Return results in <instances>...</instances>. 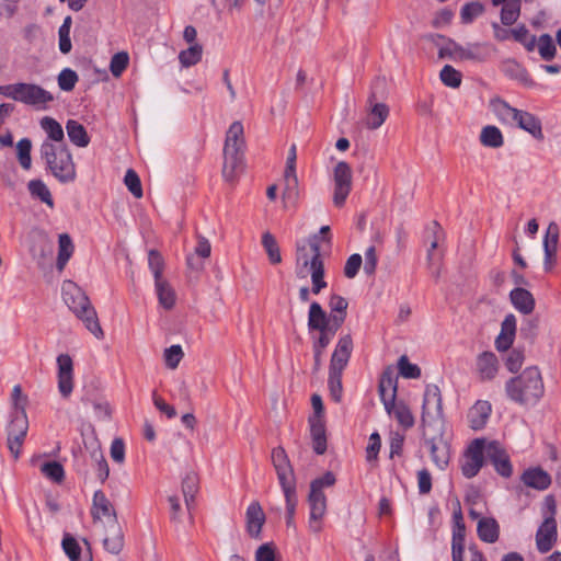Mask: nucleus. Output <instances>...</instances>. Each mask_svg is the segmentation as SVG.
I'll list each match as a JSON object with an SVG mask.
<instances>
[{
  "mask_svg": "<svg viewBox=\"0 0 561 561\" xmlns=\"http://www.w3.org/2000/svg\"><path fill=\"white\" fill-rule=\"evenodd\" d=\"M308 245L304 241L296 244V274L304 278L310 273L312 282V293L319 294L327 287L324 280V264L321 259L319 237L313 234L308 239Z\"/></svg>",
  "mask_w": 561,
  "mask_h": 561,
  "instance_id": "obj_1",
  "label": "nucleus"
},
{
  "mask_svg": "<svg viewBox=\"0 0 561 561\" xmlns=\"http://www.w3.org/2000/svg\"><path fill=\"white\" fill-rule=\"evenodd\" d=\"M507 397L520 404L533 407L539 402L545 392L541 374L537 367H528L517 377L505 383Z\"/></svg>",
  "mask_w": 561,
  "mask_h": 561,
  "instance_id": "obj_2",
  "label": "nucleus"
},
{
  "mask_svg": "<svg viewBox=\"0 0 561 561\" xmlns=\"http://www.w3.org/2000/svg\"><path fill=\"white\" fill-rule=\"evenodd\" d=\"M61 294L65 304L84 323V327L96 339H102L104 335L103 330L96 311L87 294L75 282L69 279L62 283Z\"/></svg>",
  "mask_w": 561,
  "mask_h": 561,
  "instance_id": "obj_3",
  "label": "nucleus"
},
{
  "mask_svg": "<svg viewBox=\"0 0 561 561\" xmlns=\"http://www.w3.org/2000/svg\"><path fill=\"white\" fill-rule=\"evenodd\" d=\"M41 154L47 170L62 184L71 183L77 178L76 164L66 144L44 141Z\"/></svg>",
  "mask_w": 561,
  "mask_h": 561,
  "instance_id": "obj_4",
  "label": "nucleus"
},
{
  "mask_svg": "<svg viewBox=\"0 0 561 561\" xmlns=\"http://www.w3.org/2000/svg\"><path fill=\"white\" fill-rule=\"evenodd\" d=\"M421 421L424 430L443 427L442 394L436 385H427L425 388Z\"/></svg>",
  "mask_w": 561,
  "mask_h": 561,
  "instance_id": "obj_5",
  "label": "nucleus"
},
{
  "mask_svg": "<svg viewBox=\"0 0 561 561\" xmlns=\"http://www.w3.org/2000/svg\"><path fill=\"white\" fill-rule=\"evenodd\" d=\"M28 430V421L25 409H12L7 427L8 447L14 459H18L21 447Z\"/></svg>",
  "mask_w": 561,
  "mask_h": 561,
  "instance_id": "obj_6",
  "label": "nucleus"
},
{
  "mask_svg": "<svg viewBox=\"0 0 561 561\" xmlns=\"http://www.w3.org/2000/svg\"><path fill=\"white\" fill-rule=\"evenodd\" d=\"M485 439H473L460 459V470L465 478L476 477L484 465Z\"/></svg>",
  "mask_w": 561,
  "mask_h": 561,
  "instance_id": "obj_7",
  "label": "nucleus"
},
{
  "mask_svg": "<svg viewBox=\"0 0 561 561\" xmlns=\"http://www.w3.org/2000/svg\"><path fill=\"white\" fill-rule=\"evenodd\" d=\"M424 444L427 446L433 463L439 469L445 470L450 460L449 444L443 437L442 427L435 430V434L430 435L428 430L423 431Z\"/></svg>",
  "mask_w": 561,
  "mask_h": 561,
  "instance_id": "obj_8",
  "label": "nucleus"
},
{
  "mask_svg": "<svg viewBox=\"0 0 561 561\" xmlns=\"http://www.w3.org/2000/svg\"><path fill=\"white\" fill-rule=\"evenodd\" d=\"M385 87V79H377L371 88V92L368 98V102L371 107L366 119V126L369 129L379 128L389 115V107L385 103L375 102L379 96L382 95Z\"/></svg>",
  "mask_w": 561,
  "mask_h": 561,
  "instance_id": "obj_9",
  "label": "nucleus"
},
{
  "mask_svg": "<svg viewBox=\"0 0 561 561\" xmlns=\"http://www.w3.org/2000/svg\"><path fill=\"white\" fill-rule=\"evenodd\" d=\"M353 173L350 164L340 161L333 170L334 194L333 204L342 207L352 190Z\"/></svg>",
  "mask_w": 561,
  "mask_h": 561,
  "instance_id": "obj_10",
  "label": "nucleus"
},
{
  "mask_svg": "<svg viewBox=\"0 0 561 561\" xmlns=\"http://www.w3.org/2000/svg\"><path fill=\"white\" fill-rule=\"evenodd\" d=\"M271 457L282 490L296 488L295 473L285 449L283 447L274 448Z\"/></svg>",
  "mask_w": 561,
  "mask_h": 561,
  "instance_id": "obj_11",
  "label": "nucleus"
},
{
  "mask_svg": "<svg viewBox=\"0 0 561 561\" xmlns=\"http://www.w3.org/2000/svg\"><path fill=\"white\" fill-rule=\"evenodd\" d=\"M484 455L501 477L510 478L513 474L510 456L499 442H485Z\"/></svg>",
  "mask_w": 561,
  "mask_h": 561,
  "instance_id": "obj_12",
  "label": "nucleus"
},
{
  "mask_svg": "<svg viewBox=\"0 0 561 561\" xmlns=\"http://www.w3.org/2000/svg\"><path fill=\"white\" fill-rule=\"evenodd\" d=\"M558 539L557 520L552 516H545L543 522L536 533V547L539 552L547 553L550 551Z\"/></svg>",
  "mask_w": 561,
  "mask_h": 561,
  "instance_id": "obj_13",
  "label": "nucleus"
},
{
  "mask_svg": "<svg viewBox=\"0 0 561 561\" xmlns=\"http://www.w3.org/2000/svg\"><path fill=\"white\" fill-rule=\"evenodd\" d=\"M84 451L88 454L90 462L96 469L99 480L104 483L108 478L110 468L102 453L101 444L95 437L84 439Z\"/></svg>",
  "mask_w": 561,
  "mask_h": 561,
  "instance_id": "obj_14",
  "label": "nucleus"
},
{
  "mask_svg": "<svg viewBox=\"0 0 561 561\" xmlns=\"http://www.w3.org/2000/svg\"><path fill=\"white\" fill-rule=\"evenodd\" d=\"M310 506L309 529L319 534L322 530V519L327 513V497L323 492L311 491L308 495Z\"/></svg>",
  "mask_w": 561,
  "mask_h": 561,
  "instance_id": "obj_15",
  "label": "nucleus"
},
{
  "mask_svg": "<svg viewBox=\"0 0 561 561\" xmlns=\"http://www.w3.org/2000/svg\"><path fill=\"white\" fill-rule=\"evenodd\" d=\"M353 339L350 334L342 335L333 351L329 370L343 371L353 352Z\"/></svg>",
  "mask_w": 561,
  "mask_h": 561,
  "instance_id": "obj_16",
  "label": "nucleus"
},
{
  "mask_svg": "<svg viewBox=\"0 0 561 561\" xmlns=\"http://www.w3.org/2000/svg\"><path fill=\"white\" fill-rule=\"evenodd\" d=\"M58 363V389L64 398H68L73 389L72 382V359L67 354L57 358Z\"/></svg>",
  "mask_w": 561,
  "mask_h": 561,
  "instance_id": "obj_17",
  "label": "nucleus"
},
{
  "mask_svg": "<svg viewBox=\"0 0 561 561\" xmlns=\"http://www.w3.org/2000/svg\"><path fill=\"white\" fill-rule=\"evenodd\" d=\"M398 379L393 371L386 369L380 378L378 391L385 408H391L397 399Z\"/></svg>",
  "mask_w": 561,
  "mask_h": 561,
  "instance_id": "obj_18",
  "label": "nucleus"
},
{
  "mask_svg": "<svg viewBox=\"0 0 561 561\" xmlns=\"http://www.w3.org/2000/svg\"><path fill=\"white\" fill-rule=\"evenodd\" d=\"M103 545L104 548L113 554H118L122 551L124 547V535L117 518H112L106 523Z\"/></svg>",
  "mask_w": 561,
  "mask_h": 561,
  "instance_id": "obj_19",
  "label": "nucleus"
},
{
  "mask_svg": "<svg viewBox=\"0 0 561 561\" xmlns=\"http://www.w3.org/2000/svg\"><path fill=\"white\" fill-rule=\"evenodd\" d=\"M0 94L21 101L26 104H35V85L26 83H14L0 85Z\"/></svg>",
  "mask_w": 561,
  "mask_h": 561,
  "instance_id": "obj_20",
  "label": "nucleus"
},
{
  "mask_svg": "<svg viewBox=\"0 0 561 561\" xmlns=\"http://www.w3.org/2000/svg\"><path fill=\"white\" fill-rule=\"evenodd\" d=\"M247 531L251 538L261 537L262 527L265 523V514L259 502H252L245 512Z\"/></svg>",
  "mask_w": 561,
  "mask_h": 561,
  "instance_id": "obj_21",
  "label": "nucleus"
},
{
  "mask_svg": "<svg viewBox=\"0 0 561 561\" xmlns=\"http://www.w3.org/2000/svg\"><path fill=\"white\" fill-rule=\"evenodd\" d=\"M243 170V152L224 151L222 176L227 182H234Z\"/></svg>",
  "mask_w": 561,
  "mask_h": 561,
  "instance_id": "obj_22",
  "label": "nucleus"
},
{
  "mask_svg": "<svg viewBox=\"0 0 561 561\" xmlns=\"http://www.w3.org/2000/svg\"><path fill=\"white\" fill-rule=\"evenodd\" d=\"M245 146L244 129L241 122H233L227 130L224 151L243 152Z\"/></svg>",
  "mask_w": 561,
  "mask_h": 561,
  "instance_id": "obj_23",
  "label": "nucleus"
},
{
  "mask_svg": "<svg viewBox=\"0 0 561 561\" xmlns=\"http://www.w3.org/2000/svg\"><path fill=\"white\" fill-rule=\"evenodd\" d=\"M476 365L481 380L493 379L499 370V360L492 352H483L479 354Z\"/></svg>",
  "mask_w": 561,
  "mask_h": 561,
  "instance_id": "obj_24",
  "label": "nucleus"
},
{
  "mask_svg": "<svg viewBox=\"0 0 561 561\" xmlns=\"http://www.w3.org/2000/svg\"><path fill=\"white\" fill-rule=\"evenodd\" d=\"M331 314H328L317 301L311 302L308 312V329L310 331L332 328Z\"/></svg>",
  "mask_w": 561,
  "mask_h": 561,
  "instance_id": "obj_25",
  "label": "nucleus"
},
{
  "mask_svg": "<svg viewBox=\"0 0 561 561\" xmlns=\"http://www.w3.org/2000/svg\"><path fill=\"white\" fill-rule=\"evenodd\" d=\"M514 123L520 129L529 133L535 139H543L541 122L534 114L520 110Z\"/></svg>",
  "mask_w": 561,
  "mask_h": 561,
  "instance_id": "obj_26",
  "label": "nucleus"
},
{
  "mask_svg": "<svg viewBox=\"0 0 561 561\" xmlns=\"http://www.w3.org/2000/svg\"><path fill=\"white\" fill-rule=\"evenodd\" d=\"M92 516L94 519H101L104 517L107 519L106 523H108L112 518H117L112 503L101 490L94 492L92 502Z\"/></svg>",
  "mask_w": 561,
  "mask_h": 561,
  "instance_id": "obj_27",
  "label": "nucleus"
},
{
  "mask_svg": "<svg viewBox=\"0 0 561 561\" xmlns=\"http://www.w3.org/2000/svg\"><path fill=\"white\" fill-rule=\"evenodd\" d=\"M491 411L492 407L489 401H477L468 412V422L470 427L473 430H481L485 425Z\"/></svg>",
  "mask_w": 561,
  "mask_h": 561,
  "instance_id": "obj_28",
  "label": "nucleus"
},
{
  "mask_svg": "<svg viewBox=\"0 0 561 561\" xmlns=\"http://www.w3.org/2000/svg\"><path fill=\"white\" fill-rule=\"evenodd\" d=\"M494 7L502 5L501 22L503 25H513L520 15L522 0H491Z\"/></svg>",
  "mask_w": 561,
  "mask_h": 561,
  "instance_id": "obj_29",
  "label": "nucleus"
},
{
  "mask_svg": "<svg viewBox=\"0 0 561 561\" xmlns=\"http://www.w3.org/2000/svg\"><path fill=\"white\" fill-rule=\"evenodd\" d=\"M310 435L312 439V448L316 454L323 455L327 450L325 425L320 417H310Z\"/></svg>",
  "mask_w": 561,
  "mask_h": 561,
  "instance_id": "obj_30",
  "label": "nucleus"
},
{
  "mask_svg": "<svg viewBox=\"0 0 561 561\" xmlns=\"http://www.w3.org/2000/svg\"><path fill=\"white\" fill-rule=\"evenodd\" d=\"M520 479L523 483L528 488H533L540 491L546 490L551 483L550 476L541 468L527 469L526 471H524Z\"/></svg>",
  "mask_w": 561,
  "mask_h": 561,
  "instance_id": "obj_31",
  "label": "nucleus"
},
{
  "mask_svg": "<svg viewBox=\"0 0 561 561\" xmlns=\"http://www.w3.org/2000/svg\"><path fill=\"white\" fill-rule=\"evenodd\" d=\"M154 289L159 305L165 310H171L176 302V293L167 278L154 282Z\"/></svg>",
  "mask_w": 561,
  "mask_h": 561,
  "instance_id": "obj_32",
  "label": "nucleus"
},
{
  "mask_svg": "<svg viewBox=\"0 0 561 561\" xmlns=\"http://www.w3.org/2000/svg\"><path fill=\"white\" fill-rule=\"evenodd\" d=\"M511 301L515 309L524 314H529L535 308V299L533 295L524 288H514L510 294Z\"/></svg>",
  "mask_w": 561,
  "mask_h": 561,
  "instance_id": "obj_33",
  "label": "nucleus"
},
{
  "mask_svg": "<svg viewBox=\"0 0 561 561\" xmlns=\"http://www.w3.org/2000/svg\"><path fill=\"white\" fill-rule=\"evenodd\" d=\"M477 531L482 541L493 543L499 539L500 526L494 518L483 517L478 522Z\"/></svg>",
  "mask_w": 561,
  "mask_h": 561,
  "instance_id": "obj_34",
  "label": "nucleus"
},
{
  "mask_svg": "<svg viewBox=\"0 0 561 561\" xmlns=\"http://www.w3.org/2000/svg\"><path fill=\"white\" fill-rule=\"evenodd\" d=\"M39 125L47 136L46 141L53 144H65L64 129L55 118L45 116L41 119Z\"/></svg>",
  "mask_w": 561,
  "mask_h": 561,
  "instance_id": "obj_35",
  "label": "nucleus"
},
{
  "mask_svg": "<svg viewBox=\"0 0 561 561\" xmlns=\"http://www.w3.org/2000/svg\"><path fill=\"white\" fill-rule=\"evenodd\" d=\"M389 415H393L398 423L404 428H411L414 425V416L410 408L402 401H393L391 408H385Z\"/></svg>",
  "mask_w": 561,
  "mask_h": 561,
  "instance_id": "obj_36",
  "label": "nucleus"
},
{
  "mask_svg": "<svg viewBox=\"0 0 561 561\" xmlns=\"http://www.w3.org/2000/svg\"><path fill=\"white\" fill-rule=\"evenodd\" d=\"M67 135L70 141L80 148H84L90 144V137L82 124L75 119H69L66 124Z\"/></svg>",
  "mask_w": 561,
  "mask_h": 561,
  "instance_id": "obj_37",
  "label": "nucleus"
},
{
  "mask_svg": "<svg viewBox=\"0 0 561 561\" xmlns=\"http://www.w3.org/2000/svg\"><path fill=\"white\" fill-rule=\"evenodd\" d=\"M75 251L73 242L68 233L58 237L57 270L62 272Z\"/></svg>",
  "mask_w": 561,
  "mask_h": 561,
  "instance_id": "obj_38",
  "label": "nucleus"
},
{
  "mask_svg": "<svg viewBox=\"0 0 561 561\" xmlns=\"http://www.w3.org/2000/svg\"><path fill=\"white\" fill-rule=\"evenodd\" d=\"M559 226L556 222H550L543 239L545 259L546 264H550L556 252L559 240Z\"/></svg>",
  "mask_w": 561,
  "mask_h": 561,
  "instance_id": "obj_39",
  "label": "nucleus"
},
{
  "mask_svg": "<svg viewBox=\"0 0 561 561\" xmlns=\"http://www.w3.org/2000/svg\"><path fill=\"white\" fill-rule=\"evenodd\" d=\"M503 72L525 85L531 87L534 84L526 69H524L518 62L515 60H506L502 65Z\"/></svg>",
  "mask_w": 561,
  "mask_h": 561,
  "instance_id": "obj_40",
  "label": "nucleus"
},
{
  "mask_svg": "<svg viewBox=\"0 0 561 561\" xmlns=\"http://www.w3.org/2000/svg\"><path fill=\"white\" fill-rule=\"evenodd\" d=\"M329 307L332 322L334 323V320H336L341 328L346 319L347 300L340 295H332L330 297Z\"/></svg>",
  "mask_w": 561,
  "mask_h": 561,
  "instance_id": "obj_41",
  "label": "nucleus"
},
{
  "mask_svg": "<svg viewBox=\"0 0 561 561\" xmlns=\"http://www.w3.org/2000/svg\"><path fill=\"white\" fill-rule=\"evenodd\" d=\"M198 491V480L196 474L188 473L182 480V493L184 496L185 505L190 512L195 503V495Z\"/></svg>",
  "mask_w": 561,
  "mask_h": 561,
  "instance_id": "obj_42",
  "label": "nucleus"
},
{
  "mask_svg": "<svg viewBox=\"0 0 561 561\" xmlns=\"http://www.w3.org/2000/svg\"><path fill=\"white\" fill-rule=\"evenodd\" d=\"M480 142L484 147L500 148L504 144V138L501 130L496 126L488 125L481 130Z\"/></svg>",
  "mask_w": 561,
  "mask_h": 561,
  "instance_id": "obj_43",
  "label": "nucleus"
},
{
  "mask_svg": "<svg viewBox=\"0 0 561 561\" xmlns=\"http://www.w3.org/2000/svg\"><path fill=\"white\" fill-rule=\"evenodd\" d=\"M491 54L490 45L485 43H471L466 45V60L484 62Z\"/></svg>",
  "mask_w": 561,
  "mask_h": 561,
  "instance_id": "obj_44",
  "label": "nucleus"
},
{
  "mask_svg": "<svg viewBox=\"0 0 561 561\" xmlns=\"http://www.w3.org/2000/svg\"><path fill=\"white\" fill-rule=\"evenodd\" d=\"M41 472L51 482L61 483L65 480V469L58 461H45L41 465Z\"/></svg>",
  "mask_w": 561,
  "mask_h": 561,
  "instance_id": "obj_45",
  "label": "nucleus"
},
{
  "mask_svg": "<svg viewBox=\"0 0 561 561\" xmlns=\"http://www.w3.org/2000/svg\"><path fill=\"white\" fill-rule=\"evenodd\" d=\"M203 55V47L198 43H194L187 49L179 54V60L182 67L188 68L201 61Z\"/></svg>",
  "mask_w": 561,
  "mask_h": 561,
  "instance_id": "obj_46",
  "label": "nucleus"
},
{
  "mask_svg": "<svg viewBox=\"0 0 561 561\" xmlns=\"http://www.w3.org/2000/svg\"><path fill=\"white\" fill-rule=\"evenodd\" d=\"M285 502H286V525L288 527H296L295 514L298 504L296 488L283 490Z\"/></svg>",
  "mask_w": 561,
  "mask_h": 561,
  "instance_id": "obj_47",
  "label": "nucleus"
},
{
  "mask_svg": "<svg viewBox=\"0 0 561 561\" xmlns=\"http://www.w3.org/2000/svg\"><path fill=\"white\" fill-rule=\"evenodd\" d=\"M32 140L23 138L16 144V158L19 164L24 170H31L32 168Z\"/></svg>",
  "mask_w": 561,
  "mask_h": 561,
  "instance_id": "obj_48",
  "label": "nucleus"
},
{
  "mask_svg": "<svg viewBox=\"0 0 561 561\" xmlns=\"http://www.w3.org/2000/svg\"><path fill=\"white\" fill-rule=\"evenodd\" d=\"M148 266L153 275L154 282L164 279V260L160 252H158L157 250H150L148 252Z\"/></svg>",
  "mask_w": 561,
  "mask_h": 561,
  "instance_id": "obj_49",
  "label": "nucleus"
},
{
  "mask_svg": "<svg viewBox=\"0 0 561 561\" xmlns=\"http://www.w3.org/2000/svg\"><path fill=\"white\" fill-rule=\"evenodd\" d=\"M262 244H263V247L268 255V260L272 264H278L282 262L279 247H278L275 238L270 232H265L262 236Z\"/></svg>",
  "mask_w": 561,
  "mask_h": 561,
  "instance_id": "obj_50",
  "label": "nucleus"
},
{
  "mask_svg": "<svg viewBox=\"0 0 561 561\" xmlns=\"http://www.w3.org/2000/svg\"><path fill=\"white\" fill-rule=\"evenodd\" d=\"M71 16H66L62 24L60 25L58 30V36H59V50L62 54L70 53L72 48L71 39H70V28H71Z\"/></svg>",
  "mask_w": 561,
  "mask_h": 561,
  "instance_id": "obj_51",
  "label": "nucleus"
},
{
  "mask_svg": "<svg viewBox=\"0 0 561 561\" xmlns=\"http://www.w3.org/2000/svg\"><path fill=\"white\" fill-rule=\"evenodd\" d=\"M340 327L336 320H334V324L332 328H327L324 330H319V337L313 342L312 348L313 351H320L324 353V350L330 344L331 340L339 331Z\"/></svg>",
  "mask_w": 561,
  "mask_h": 561,
  "instance_id": "obj_52",
  "label": "nucleus"
},
{
  "mask_svg": "<svg viewBox=\"0 0 561 561\" xmlns=\"http://www.w3.org/2000/svg\"><path fill=\"white\" fill-rule=\"evenodd\" d=\"M493 107H494V112L496 113V115L499 116L500 119H502L503 122H510V123L515 122V119L520 111L515 107H512L508 103H506L505 101H502V100L494 102Z\"/></svg>",
  "mask_w": 561,
  "mask_h": 561,
  "instance_id": "obj_53",
  "label": "nucleus"
},
{
  "mask_svg": "<svg viewBox=\"0 0 561 561\" xmlns=\"http://www.w3.org/2000/svg\"><path fill=\"white\" fill-rule=\"evenodd\" d=\"M439 78L442 82L453 89L461 84V73L450 65H445L440 70Z\"/></svg>",
  "mask_w": 561,
  "mask_h": 561,
  "instance_id": "obj_54",
  "label": "nucleus"
},
{
  "mask_svg": "<svg viewBox=\"0 0 561 561\" xmlns=\"http://www.w3.org/2000/svg\"><path fill=\"white\" fill-rule=\"evenodd\" d=\"M129 64V56L126 51L113 55L110 62V70L113 77L119 78Z\"/></svg>",
  "mask_w": 561,
  "mask_h": 561,
  "instance_id": "obj_55",
  "label": "nucleus"
},
{
  "mask_svg": "<svg viewBox=\"0 0 561 561\" xmlns=\"http://www.w3.org/2000/svg\"><path fill=\"white\" fill-rule=\"evenodd\" d=\"M538 50L542 59L551 60L554 58L557 48L549 34H542L538 38Z\"/></svg>",
  "mask_w": 561,
  "mask_h": 561,
  "instance_id": "obj_56",
  "label": "nucleus"
},
{
  "mask_svg": "<svg viewBox=\"0 0 561 561\" xmlns=\"http://www.w3.org/2000/svg\"><path fill=\"white\" fill-rule=\"evenodd\" d=\"M79 80L77 72L70 68H65L58 75V87L60 90L72 91Z\"/></svg>",
  "mask_w": 561,
  "mask_h": 561,
  "instance_id": "obj_57",
  "label": "nucleus"
},
{
  "mask_svg": "<svg viewBox=\"0 0 561 561\" xmlns=\"http://www.w3.org/2000/svg\"><path fill=\"white\" fill-rule=\"evenodd\" d=\"M342 373L329 370L328 386L330 396L336 402H340L342 398Z\"/></svg>",
  "mask_w": 561,
  "mask_h": 561,
  "instance_id": "obj_58",
  "label": "nucleus"
},
{
  "mask_svg": "<svg viewBox=\"0 0 561 561\" xmlns=\"http://www.w3.org/2000/svg\"><path fill=\"white\" fill-rule=\"evenodd\" d=\"M483 11V4L478 1L466 3L460 11V18L462 23H471L476 18L481 15Z\"/></svg>",
  "mask_w": 561,
  "mask_h": 561,
  "instance_id": "obj_59",
  "label": "nucleus"
},
{
  "mask_svg": "<svg viewBox=\"0 0 561 561\" xmlns=\"http://www.w3.org/2000/svg\"><path fill=\"white\" fill-rule=\"evenodd\" d=\"M398 369L402 377L416 379L421 377V369L417 365L409 362L405 355L401 356L398 362Z\"/></svg>",
  "mask_w": 561,
  "mask_h": 561,
  "instance_id": "obj_60",
  "label": "nucleus"
},
{
  "mask_svg": "<svg viewBox=\"0 0 561 561\" xmlns=\"http://www.w3.org/2000/svg\"><path fill=\"white\" fill-rule=\"evenodd\" d=\"M124 183L127 186V188L129 190V192L136 198L142 197L144 193H142L140 179H139L138 174L133 169H128L126 171V174L124 178Z\"/></svg>",
  "mask_w": 561,
  "mask_h": 561,
  "instance_id": "obj_61",
  "label": "nucleus"
},
{
  "mask_svg": "<svg viewBox=\"0 0 561 561\" xmlns=\"http://www.w3.org/2000/svg\"><path fill=\"white\" fill-rule=\"evenodd\" d=\"M183 351L180 345H172L164 351L165 365L170 369H175L183 358Z\"/></svg>",
  "mask_w": 561,
  "mask_h": 561,
  "instance_id": "obj_62",
  "label": "nucleus"
},
{
  "mask_svg": "<svg viewBox=\"0 0 561 561\" xmlns=\"http://www.w3.org/2000/svg\"><path fill=\"white\" fill-rule=\"evenodd\" d=\"M62 548L71 561H80L81 548L73 537L66 535L62 539Z\"/></svg>",
  "mask_w": 561,
  "mask_h": 561,
  "instance_id": "obj_63",
  "label": "nucleus"
},
{
  "mask_svg": "<svg viewBox=\"0 0 561 561\" xmlns=\"http://www.w3.org/2000/svg\"><path fill=\"white\" fill-rule=\"evenodd\" d=\"M466 527L463 523L457 522L453 530L451 551L463 552Z\"/></svg>",
  "mask_w": 561,
  "mask_h": 561,
  "instance_id": "obj_64",
  "label": "nucleus"
}]
</instances>
